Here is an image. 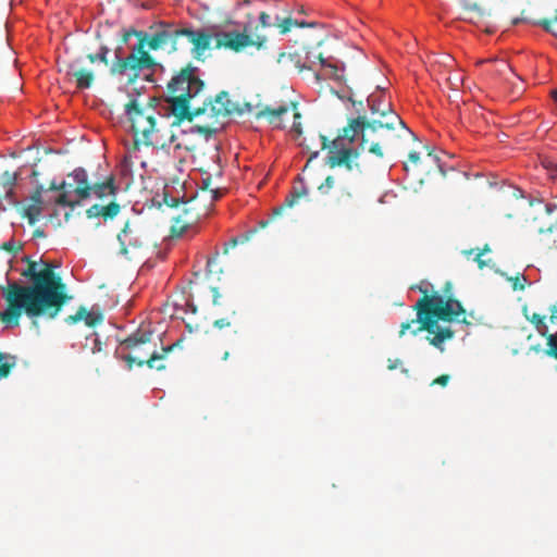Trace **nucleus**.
Segmentation results:
<instances>
[{
	"label": "nucleus",
	"mask_w": 557,
	"mask_h": 557,
	"mask_svg": "<svg viewBox=\"0 0 557 557\" xmlns=\"http://www.w3.org/2000/svg\"><path fill=\"white\" fill-rule=\"evenodd\" d=\"M22 261L27 267L21 275L29 284L13 282L2 289L7 309L0 312V320L8 326H18L21 317L25 314L38 327L39 318L55 319L73 297L69 295L61 275L55 272L59 264L42 258L35 261L29 256H24Z\"/></svg>",
	"instance_id": "nucleus-1"
},
{
	"label": "nucleus",
	"mask_w": 557,
	"mask_h": 557,
	"mask_svg": "<svg viewBox=\"0 0 557 557\" xmlns=\"http://www.w3.org/2000/svg\"><path fill=\"white\" fill-rule=\"evenodd\" d=\"M205 90V82L199 78L198 69L191 64L183 67L166 85L169 112L174 116L175 125L184 121L191 122L202 115L209 104L208 99L197 103V97Z\"/></svg>",
	"instance_id": "nucleus-2"
},
{
	"label": "nucleus",
	"mask_w": 557,
	"mask_h": 557,
	"mask_svg": "<svg viewBox=\"0 0 557 557\" xmlns=\"http://www.w3.org/2000/svg\"><path fill=\"white\" fill-rule=\"evenodd\" d=\"M414 308L417 309V322L421 324L419 331L425 330L433 334L430 343L443 351L444 341L454 335L450 329L453 317L463 313L462 306L457 300L445 301L440 295H425L416 302Z\"/></svg>",
	"instance_id": "nucleus-3"
},
{
	"label": "nucleus",
	"mask_w": 557,
	"mask_h": 557,
	"mask_svg": "<svg viewBox=\"0 0 557 557\" xmlns=\"http://www.w3.org/2000/svg\"><path fill=\"white\" fill-rule=\"evenodd\" d=\"M152 36L148 42H137L131 48L127 55H122V47L115 49V59L110 64L109 53L110 49L106 45H101L97 52L87 54V60L90 63L100 62L106 66L110 65V74L112 76H127L128 84H135L143 71H153L158 66L157 60L149 53L153 50L151 47Z\"/></svg>",
	"instance_id": "nucleus-4"
},
{
	"label": "nucleus",
	"mask_w": 557,
	"mask_h": 557,
	"mask_svg": "<svg viewBox=\"0 0 557 557\" xmlns=\"http://www.w3.org/2000/svg\"><path fill=\"white\" fill-rule=\"evenodd\" d=\"M125 112L132 122L135 144L141 143L146 146L164 148L174 140V135L168 127V123L162 121L158 125L152 109L141 108L136 100H132L125 106Z\"/></svg>",
	"instance_id": "nucleus-5"
},
{
	"label": "nucleus",
	"mask_w": 557,
	"mask_h": 557,
	"mask_svg": "<svg viewBox=\"0 0 557 557\" xmlns=\"http://www.w3.org/2000/svg\"><path fill=\"white\" fill-rule=\"evenodd\" d=\"M183 44H191V52L196 59H199L209 49V33L205 29L195 30L191 27L162 22L152 34L153 50L170 46L172 51H176Z\"/></svg>",
	"instance_id": "nucleus-6"
},
{
	"label": "nucleus",
	"mask_w": 557,
	"mask_h": 557,
	"mask_svg": "<svg viewBox=\"0 0 557 557\" xmlns=\"http://www.w3.org/2000/svg\"><path fill=\"white\" fill-rule=\"evenodd\" d=\"M253 28H257L253 22H248L243 33L231 26L211 25V41H214L216 48H226L236 52L248 45L260 47L265 41V35H253Z\"/></svg>",
	"instance_id": "nucleus-7"
},
{
	"label": "nucleus",
	"mask_w": 557,
	"mask_h": 557,
	"mask_svg": "<svg viewBox=\"0 0 557 557\" xmlns=\"http://www.w3.org/2000/svg\"><path fill=\"white\" fill-rule=\"evenodd\" d=\"M63 193L54 199L60 207L74 209L91 196V183L84 168H76L62 181Z\"/></svg>",
	"instance_id": "nucleus-8"
},
{
	"label": "nucleus",
	"mask_w": 557,
	"mask_h": 557,
	"mask_svg": "<svg viewBox=\"0 0 557 557\" xmlns=\"http://www.w3.org/2000/svg\"><path fill=\"white\" fill-rule=\"evenodd\" d=\"M367 102L373 116L369 127L373 131L377 128L394 129L396 126L406 128L405 122L393 110L389 100L383 92L369 95Z\"/></svg>",
	"instance_id": "nucleus-9"
},
{
	"label": "nucleus",
	"mask_w": 557,
	"mask_h": 557,
	"mask_svg": "<svg viewBox=\"0 0 557 557\" xmlns=\"http://www.w3.org/2000/svg\"><path fill=\"white\" fill-rule=\"evenodd\" d=\"M364 121L361 117L355 119L343 129V134L333 141V147L330 151V160L332 164L348 163L355 150L352 143L360 136L363 140Z\"/></svg>",
	"instance_id": "nucleus-10"
},
{
	"label": "nucleus",
	"mask_w": 557,
	"mask_h": 557,
	"mask_svg": "<svg viewBox=\"0 0 557 557\" xmlns=\"http://www.w3.org/2000/svg\"><path fill=\"white\" fill-rule=\"evenodd\" d=\"M257 115L264 117L271 127L287 131L295 139L302 134L301 114L295 106H280L275 109L265 108Z\"/></svg>",
	"instance_id": "nucleus-11"
},
{
	"label": "nucleus",
	"mask_w": 557,
	"mask_h": 557,
	"mask_svg": "<svg viewBox=\"0 0 557 557\" xmlns=\"http://www.w3.org/2000/svg\"><path fill=\"white\" fill-rule=\"evenodd\" d=\"M234 113H243L235 102L230 99L227 92L218 95L211 103V133L222 129L228 122L230 116Z\"/></svg>",
	"instance_id": "nucleus-12"
},
{
	"label": "nucleus",
	"mask_w": 557,
	"mask_h": 557,
	"mask_svg": "<svg viewBox=\"0 0 557 557\" xmlns=\"http://www.w3.org/2000/svg\"><path fill=\"white\" fill-rule=\"evenodd\" d=\"M319 70L315 72L317 79H333L342 82L344 78L345 66L342 61L333 57L318 55Z\"/></svg>",
	"instance_id": "nucleus-13"
},
{
	"label": "nucleus",
	"mask_w": 557,
	"mask_h": 557,
	"mask_svg": "<svg viewBox=\"0 0 557 557\" xmlns=\"http://www.w3.org/2000/svg\"><path fill=\"white\" fill-rule=\"evenodd\" d=\"M117 240L121 246V253L123 255H127L131 249H139L144 245L139 230L133 227L128 221L117 234Z\"/></svg>",
	"instance_id": "nucleus-14"
},
{
	"label": "nucleus",
	"mask_w": 557,
	"mask_h": 557,
	"mask_svg": "<svg viewBox=\"0 0 557 557\" xmlns=\"http://www.w3.org/2000/svg\"><path fill=\"white\" fill-rule=\"evenodd\" d=\"M67 75L73 77L78 89H88L92 86L95 74L91 70L81 67L79 60H75L69 64Z\"/></svg>",
	"instance_id": "nucleus-15"
},
{
	"label": "nucleus",
	"mask_w": 557,
	"mask_h": 557,
	"mask_svg": "<svg viewBox=\"0 0 557 557\" xmlns=\"http://www.w3.org/2000/svg\"><path fill=\"white\" fill-rule=\"evenodd\" d=\"M540 233H553L557 230V202H546L542 215L536 219Z\"/></svg>",
	"instance_id": "nucleus-16"
},
{
	"label": "nucleus",
	"mask_w": 557,
	"mask_h": 557,
	"mask_svg": "<svg viewBox=\"0 0 557 557\" xmlns=\"http://www.w3.org/2000/svg\"><path fill=\"white\" fill-rule=\"evenodd\" d=\"M103 313L101 311H88L85 307H79L75 314L66 317L65 322L67 324H75L79 321H84L89 327H94L103 322Z\"/></svg>",
	"instance_id": "nucleus-17"
},
{
	"label": "nucleus",
	"mask_w": 557,
	"mask_h": 557,
	"mask_svg": "<svg viewBox=\"0 0 557 557\" xmlns=\"http://www.w3.org/2000/svg\"><path fill=\"white\" fill-rule=\"evenodd\" d=\"M173 347L174 346L171 345V346L164 348L163 349L164 354H161V355L153 351L147 360L139 359L131 354L124 356L123 359L126 361L129 369H132L134 363H136L138 367H143L146 363L150 369H157L160 371V370L165 369V366L162 363H157V362L162 360L164 358L165 354L171 351L173 349Z\"/></svg>",
	"instance_id": "nucleus-18"
},
{
	"label": "nucleus",
	"mask_w": 557,
	"mask_h": 557,
	"mask_svg": "<svg viewBox=\"0 0 557 557\" xmlns=\"http://www.w3.org/2000/svg\"><path fill=\"white\" fill-rule=\"evenodd\" d=\"M152 337V332L149 330H138L135 333L131 334L126 337L121 345L129 350H137L141 346L150 343Z\"/></svg>",
	"instance_id": "nucleus-19"
},
{
	"label": "nucleus",
	"mask_w": 557,
	"mask_h": 557,
	"mask_svg": "<svg viewBox=\"0 0 557 557\" xmlns=\"http://www.w3.org/2000/svg\"><path fill=\"white\" fill-rule=\"evenodd\" d=\"M116 187L114 185V178L111 176L106 182L91 184V194H95L98 198L114 195Z\"/></svg>",
	"instance_id": "nucleus-20"
},
{
	"label": "nucleus",
	"mask_w": 557,
	"mask_h": 557,
	"mask_svg": "<svg viewBox=\"0 0 557 557\" xmlns=\"http://www.w3.org/2000/svg\"><path fill=\"white\" fill-rule=\"evenodd\" d=\"M307 194L308 190L305 181L299 177L298 181L294 184L290 195L286 197L288 207H293L299 197L306 196Z\"/></svg>",
	"instance_id": "nucleus-21"
},
{
	"label": "nucleus",
	"mask_w": 557,
	"mask_h": 557,
	"mask_svg": "<svg viewBox=\"0 0 557 557\" xmlns=\"http://www.w3.org/2000/svg\"><path fill=\"white\" fill-rule=\"evenodd\" d=\"M44 207L28 203L22 209V216L26 218L30 225H34L40 218Z\"/></svg>",
	"instance_id": "nucleus-22"
},
{
	"label": "nucleus",
	"mask_w": 557,
	"mask_h": 557,
	"mask_svg": "<svg viewBox=\"0 0 557 557\" xmlns=\"http://www.w3.org/2000/svg\"><path fill=\"white\" fill-rule=\"evenodd\" d=\"M132 36H135L138 39L137 42H140V39L144 40V42H148L151 37L143 30H136L134 28H131L123 32L121 42L127 44Z\"/></svg>",
	"instance_id": "nucleus-23"
},
{
	"label": "nucleus",
	"mask_w": 557,
	"mask_h": 557,
	"mask_svg": "<svg viewBox=\"0 0 557 557\" xmlns=\"http://www.w3.org/2000/svg\"><path fill=\"white\" fill-rule=\"evenodd\" d=\"M541 164L543 169L546 171L548 177L552 181L557 182V163L549 158H543L541 160Z\"/></svg>",
	"instance_id": "nucleus-24"
},
{
	"label": "nucleus",
	"mask_w": 557,
	"mask_h": 557,
	"mask_svg": "<svg viewBox=\"0 0 557 557\" xmlns=\"http://www.w3.org/2000/svg\"><path fill=\"white\" fill-rule=\"evenodd\" d=\"M183 201V197L171 196L169 189L165 187L162 193V201L159 205L164 203L169 208H176Z\"/></svg>",
	"instance_id": "nucleus-25"
},
{
	"label": "nucleus",
	"mask_w": 557,
	"mask_h": 557,
	"mask_svg": "<svg viewBox=\"0 0 557 557\" xmlns=\"http://www.w3.org/2000/svg\"><path fill=\"white\" fill-rule=\"evenodd\" d=\"M278 26L282 27V33H286L287 30L290 29L292 26H313V23H306L305 21H299L297 18L294 20L290 17H286L282 21V24H280Z\"/></svg>",
	"instance_id": "nucleus-26"
},
{
	"label": "nucleus",
	"mask_w": 557,
	"mask_h": 557,
	"mask_svg": "<svg viewBox=\"0 0 557 557\" xmlns=\"http://www.w3.org/2000/svg\"><path fill=\"white\" fill-rule=\"evenodd\" d=\"M522 21H523V22H527V23H530V24H532V25L541 26L545 32L550 33L552 35H554V36H556V37H557V33L552 28V24H550V22H549V21L544 20V21H539V22H532V21H529V20H527V18H519V17H517V18H515V20L512 21V23H513L515 25H517L518 23H520V22H522Z\"/></svg>",
	"instance_id": "nucleus-27"
},
{
	"label": "nucleus",
	"mask_w": 557,
	"mask_h": 557,
	"mask_svg": "<svg viewBox=\"0 0 557 557\" xmlns=\"http://www.w3.org/2000/svg\"><path fill=\"white\" fill-rule=\"evenodd\" d=\"M120 210H121L120 205L115 201H112L109 205L103 206L102 218L104 220L113 219L119 214Z\"/></svg>",
	"instance_id": "nucleus-28"
},
{
	"label": "nucleus",
	"mask_w": 557,
	"mask_h": 557,
	"mask_svg": "<svg viewBox=\"0 0 557 557\" xmlns=\"http://www.w3.org/2000/svg\"><path fill=\"white\" fill-rule=\"evenodd\" d=\"M529 320L534 324L536 331L542 335V336H545L548 332V327L546 325V323L544 322L543 318L537 314V313H533Z\"/></svg>",
	"instance_id": "nucleus-29"
},
{
	"label": "nucleus",
	"mask_w": 557,
	"mask_h": 557,
	"mask_svg": "<svg viewBox=\"0 0 557 557\" xmlns=\"http://www.w3.org/2000/svg\"><path fill=\"white\" fill-rule=\"evenodd\" d=\"M8 359L9 360L0 364V380L8 377L12 368L16 364V358L14 356H8Z\"/></svg>",
	"instance_id": "nucleus-30"
},
{
	"label": "nucleus",
	"mask_w": 557,
	"mask_h": 557,
	"mask_svg": "<svg viewBox=\"0 0 557 557\" xmlns=\"http://www.w3.org/2000/svg\"><path fill=\"white\" fill-rule=\"evenodd\" d=\"M45 188L42 185H38L29 197L30 203L44 207L42 194Z\"/></svg>",
	"instance_id": "nucleus-31"
},
{
	"label": "nucleus",
	"mask_w": 557,
	"mask_h": 557,
	"mask_svg": "<svg viewBox=\"0 0 557 557\" xmlns=\"http://www.w3.org/2000/svg\"><path fill=\"white\" fill-rule=\"evenodd\" d=\"M17 181V174L14 172L5 171L2 175V184L4 187L12 188ZM12 193V189H10L9 194Z\"/></svg>",
	"instance_id": "nucleus-32"
},
{
	"label": "nucleus",
	"mask_w": 557,
	"mask_h": 557,
	"mask_svg": "<svg viewBox=\"0 0 557 557\" xmlns=\"http://www.w3.org/2000/svg\"><path fill=\"white\" fill-rule=\"evenodd\" d=\"M319 55L321 54L319 53ZM317 57L318 54L309 52L306 57L305 67L317 72L319 70V59Z\"/></svg>",
	"instance_id": "nucleus-33"
},
{
	"label": "nucleus",
	"mask_w": 557,
	"mask_h": 557,
	"mask_svg": "<svg viewBox=\"0 0 557 557\" xmlns=\"http://www.w3.org/2000/svg\"><path fill=\"white\" fill-rule=\"evenodd\" d=\"M103 206L101 205H92L90 208L86 210V215L88 219L102 216Z\"/></svg>",
	"instance_id": "nucleus-34"
},
{
	"label": "nucleus",
	"mask_w": 557,
	"mask_h": 557,
	"mask_svg": "<svg viewBox=\"0 0 557 557\" xmlns=\"http://www.w3.org/2000/svg\"><path fill=\"white\" fill-rule=\"evenodd\" d=\"M335 185V180L332 176H327L325 181L319 186V190L322 194H327Z\"/></svg>",
	"instance_id": "nucleus-35"
},
{
	"label": "nucleus",
	"mask_w": 557,
	"mask_h": 557,
	"mask_svg": "<svg viewBox=\"0 0 557 557\" xmlns=\"http://www.w3.org/2000/svg\"><path fill=\"white\" fill-rule=\"evenodd\" d=\"M190 132L202 135L206 141L209 140V125L193 126Z\"/></svg>",
	"instance_id": "nucleus-36"
},
{
	"label": "nucleus",
	"mask_w": 557,
	"mask_h": 557,
	"mask_svg": "<svg viewBox=\"0 0 557 557\" xmlns=\"http://www.w3.org/2000/svg\"><path fill=\"white\" fill-rule=\"evenodd\" d=\"M226 188H211V201H216L222 198V196L225 194Z\"/></svg>",
	"instance_id": "nucleus-37"
},
{
	"label": "nucleus",
	"mask_w": 557,
	"mask_h": 557,
	"mask_svg": "<svg viewBox=\"0 0 557 557\" xmlns=\"http://www.w3.org/2000/svg\"><path fill=\"white\" fill-rule=\"evenodd\" d=\"M102 350H103V343L100 341L99 337L96 336L92 339L91 352L96 354V352H101Z\"/></svg>",
	"instance_id": "nucleus-38"
},
{
	"label": "nucleus",
	"mask_w": 557,
	"mask_h": 557,
	"mask_svg": "<svg viewBox=\"0 0 557 557\" xmlns=\"http://www.w3.org/2000/svg\"><path fill=\"white\" fill-rule=\"evenodd\" d=\"M259 22L263 28L270 27L272 25L271 16L267 13H261L259 16Z\"/></svg>",
	"instance_id": "nucleus-39"
},
{
	"label": "nucleus",
	"mask_w": 557,
	"mask_h": 557,
	"mask_svg": "<svg viewBox=\"0 0 557 557\" xmlns=\"http://www.w3.org/2000/svg\"><path fill=\"white\" fill-rule=\"evenodd\" d=\"M200 325H201V323H199L198 321H194L191 319L189 321H186V327L188 329V331L190 333L194 331H198Z\"/></svg>",
	"instance_id": "nucleus-40"
},
{
	"label": "nucleus",
	"mask_w": 557,
	"mask_h": 557,
	"mask_svg": "<svg viewBox=\"0 0 557 557\" xmlns=\"http://www.w3.org/2000/svg\"><path fill=\"white\" fill-rule=\"evenodd\" d=\"M549 346L554 349L555 356L557 358V332L555 334H552L548 338Z\"/></svg>",
	"instance_id": "nucleus-41"
},
{
	"label": "nucleus",
	"mask_w": 557,
	"mask_h": 557,
	"mask_svg": "<svg viewBox=\"0 0 557 557\" xmlns=\"http://www.w3.org/2000/svg\"><path fill=\"white\" fill-rule=\"evenodd\" d=\"M61 186H62V182L61 183H57V182L52 181L49 184L48 190L63 193V187H61Z\"/></svg>",
	"instance_id": "nucleus-42"
},
{
	"label": "nucleus",
	"mask_w": 557,
	"mask_h": 557,
	"mask_svg": "<svg viewBox=\"0 0 557 557\" xmlns=\"http://www.w3.org/2000/svg\"><path fill=\"white\" fill-rule=\"evenodd\" d=\"M370 152L379 156V157H382L383 156V151H382V148L379 144H372L369 148Z\"/></svg>",
	"instance_id": "nucleus-43"
},
{
	"label": "nucleus",
	"mask_w": 557,
	"mask_h": 557,
	"mask_svg": "<svg viewBox=\"0 0 557 557\" xmlns=\"http://www.w3.org/2000/svg\"><path fill=\"white\" fill-rule=\"evenodd\" d=\"M448 381H449V376L448 375H441L433 383H436V384L445 386L448 383Z\"/></svg>",
	"instance_id": "nucleus-44"
},
{
	"label": "nucleus",
	"mask_w": 557,
	"mask_h": 557,
	"mask_svg": "<svg viewBox=\"0 0 557 557\" xmlns=\"http://www.w3.org/2000/svg\"><path fill=\"white\" fill-rule=\"evenodd\" d=\"M411 323H414V321L406 322V323L401 324V329H400V332H399L400 336H404L406 334V332L410 329Z\"/></svg>",
	"instance_id": "nucleus-45"
},
{
	"label": "nucleus",
	"mask_w": 557,
	"mask_h": 557,
	"mask_svg": "<svg viewBox=\"0 0 557 557\" xmlns=\"http://www.w3.org/2000/svg\"><path fill=\"white\" fill-rule=\"evenodd\" d=\"M33 237H34V238H44V237H46V233H45V231H44V230H41V228H36V230L34 231V233H33Z\"/></svg>",
	"instance_id": "nucleus-46"
},
{
	"label": "nucleus",
	"mask_w": 557,
	"mask_h": 557,
	"mask_svg": "<svg viewBox=\"0 0 557 557\" xmlns=\"http://www.w3.org/2000/svg\"><path fill=\"white\" fill-rule=\"evenodd\" d=\"M429 286H431V285H430V283H428V282H422V283L418 286V288H419V290H420L421 293L426 294V293L429 292Z\"/></svg>",
	"instance_id": "nucleus-47"
},
{
	"label": "nucleus",
	"mask_w": 557,
	"mask_h": 557,
	"mask_svg": "<svg viewBox=\"0 0 557 557\" xmlns=\"http://www.w3.org/2000/svg\"><path fill=\"white\" fill-rule=\"evenodd\" d=\"M409 159L412 163H418L419 162V159H420V153L419 152H411L409 154Z\"/></svg>",
	"instance_id": "nucleus-48"
},
{
	"label": "nucleus",
	"mask_w": 557,
	"mask_h": 557,
	"mask_svg": "<svg viewBox=\"0 0 557 557\" xmlns=\"http://www.w3.org/2000/svg\"><path fill=\"white\" fill-rule=\"evenodd\" d=\"M463 7L465 9L467 10H471V11H478L479 10V7L476 4H470L468 2H463Z\"/></svg>",
	"instance_id": "nucleus-49"
},
{
	"label": "nucleus",
	"mask_w": 557,
	"mask_h": 557,
	"mask_svg": "<svg viewBox=\"0 0 557 557\" xmlns=\"http://www.w3.org/2000/svg\"><path fill=\"white\" fill-rule=\"evenodd\" d=\"M400 363L399 360H389V363H388V369L389 370H394L398 367V364Z\"/></svg>",
	"instance_id": "nucleus-50"
},
{
	"label": "nucleus",
	"mask_w": 557,
	"mask_h": 557,
	"mask_svg": "<svg viewBox=\"0 0 557 557\" xmlns=\"http://www.w3.org/2000/svg\"><path fill=\"white\" fill-rule=\"evenodd\" d=\"M482 252L478 253L476 257H475V261L479 263V267L480 268H483L485 265V262L482 260Z\"/></svg>",
	"instance_id": "nucleus-51"
},
{
	"label": "nucleus",
	"mask_w": 557,
	"mask_h": 557,
	"mask_svg": "<svg viewBox=\"0 0 557 557\" xmlns=\"http://www.w3.org/2000/svg\"><path fill=\"white\" fill-rule=\"evenodd\" d=\"M550 321L552 322H557V307H554L552 309Z\"/></svg>",
	"instance_id": "nucleus-52"
},
{
	"label": "nucleus",
	"mask_w": 557,
	"mask_h": 557,
	"mask_svg": "<svg viewBox=\"0 0 557 557\" xmlns=\"http://www.w3.org/2000/svg\"><path fill=\"white\" fill-rule=\"evenodd\" d=\"M183 231H184V227H182V228L177 232V231H176V228L173 226V227L171 228V234H172L173 236H180V235L183 233Z\"/></svg>",
	"instance_id": "nucleus-53"
},
{
	"label": "nucleus",
	"mask_w": 557,
	"mask_h": 557,
	"mask_svg": "<svg viewBox=\"0 0 557 557\" xmlns=\"http://www.w3.org/2000/svg\"><path fill=\"white\" fill-rule=\"evenodd\" d=\"M215 326L223 327L224 325H228L224 320H218L214 322Z\"/></svg>",
	"instance_id": "nucleus-54"
},
{
	"label": "nucleus",
	"mask_w": 557,
	"mask_h": 557,
	"mask_svg": "<svg viewBox=\"0 0 557 557\" xmlns=\"http://www.w3.org/2000/svg\"><path fill=\"white\" fill-rule=\"evenodd\" d=\"M209 187V177L202 178V190Z\"/></svg>",
	"instance_id": "nucleus-55"
},
{
	"label": "nucleus",
	"mask_w": 557,
	"mask_h": 557,
	"mask_svg": "<svg viewBox=\"0 0 557 557\" xmlns=\"http://www.w3.org/2000/svg\"><path fill=\"white\" fill-rule=\"evenodd\" d=\"M535 201H537L539 203H542L543 199H537L535 197L530 196V205H534Z\"/></svg>",
	"instance_id": "nucleus-56"
},
{
	"label": "nucleus",
	"mask_w": 557,
	"mask_h": 557,
	"mask_svg": "<svg viewBox=\"0 0 557 557\" xmlns=\"http://www.w3.org/2000/svg\"><path fill=\"white\" fill-rule=\"evenodd\" d=\"M3 248H4L5 250H9V251H12V250H13V246H12V244H10V243H5V244L3 245Z\"/></svg>",
	"instance_id": "nucleus-57"
},
{
	"label": "nucleus",
	"mask_w": 557,
	"mask_h": 557,
	"mask_svg": "<svg viewBox=\"0 0 557 557\" xmlns=\"http://www.w3.org/2000/svg\"><path fill=\"white\" fill-rule=\"evenodd\" d=\"M552 99L554 100V102L557 104V90H553L552 91Z\"/></svg>",
	"instance_id": "nucleus-58"
},
{
	"label": "nucleus",
	"mask_w": 557,
	"mask_h": 557,
	"mask_svg": "<svg viewBox=\"0 0 557 557\" xmlns=\"http://www.w3.org/2000/svg\"><path fill=\"white\" fill-rule=\"evenodd\" d=\"M3 359H8V356H5L4 354H2V352L0 351V362H1Z\"/></svg>",
	"instance_id": "nucleus-59"
},
{
	"label": "nucleus",
	"mask_w": 557,
	"mask_h": 557,
	"mask_svg": "<svg viewBox=\"0 0 557 557\" xmlns=\"http://www.w3.org/2000/svg\"><path fill=\"white\" fill-rule=\"evenodd\" d=\"M188 307L191 309V313L195 314L196 313V308L193 305H188Z\"/></svg>",
	"instance_id": "nucleus-60"
},
{
	"label": "nucleus",
	"mask_w": 557,
	"mask_h": 557,
	"mask_svg": "<svg viewBox=\"0 0 557 557\" xmlns=\"http://www.w3.org/2000/svg\"><path fill=\"white\" fill-rule=\"evenodd\" d=\"M209 267V259L206 260V269Z\"/></svg>",
	"instance_id": "nucleus-61"
}]
</instances>
